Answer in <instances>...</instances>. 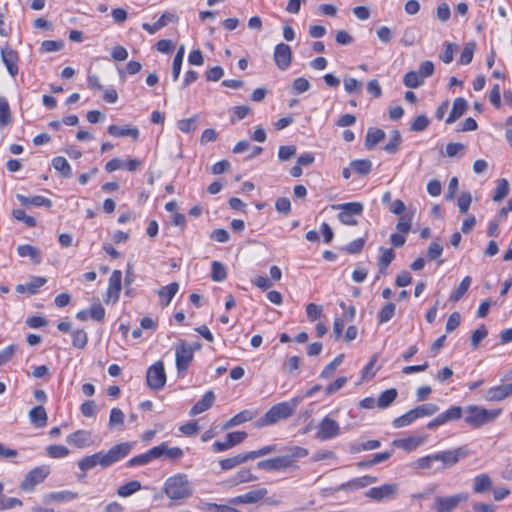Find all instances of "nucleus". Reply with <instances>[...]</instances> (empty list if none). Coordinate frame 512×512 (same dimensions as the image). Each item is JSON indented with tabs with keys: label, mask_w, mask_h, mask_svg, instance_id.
Returning <instances> with one entry per match:
<instances>
[{
	"label": "nucleus",
	"mask_w": 512,
	"mask_h": 512,
	"mask_svg": "<svg viewBox=\"0 0 512 512\" xmlns=\"http://www.w3.org/2000/svg\"><path fill=\"white\" fill-rule=\"evenodd\" d=\"M510 396H512V382L491 387L484 392L485 400L490 402L502 401Z\"/></svg>",
	"instance_id": "dca6fc26"
},
{
	"label": "nucleus",
	"mask_w": 512,
	"mask_h": 512,
	"mask_svg": "<svg viewBox=\"0 0 512 512\" xmlns=\"http://www.w3.org/2000/svg\"><path fill=\"white\" fill-rule=\"evenodd\" d=\"M380 251L382 252V255L378 259L379 272L381 274H385L387 267L395 259V252L392 248L383 247H380Z\"/></svg>",
	"instance_id": "f704fd0d"
},
{
	"label": "nucleus",
	"mask_w": 512,
	"mask_h": 512,
	"mask_svg": "<svg viewBox=\"0 0 512 512\" xmlns=\"http://www.w3.org/2000/svg\"><path fill=\"white\" fill-rule=\"evenodd\" d=\"M488 335V330L484 324L480 325L471 335L470 342L472 348L475 350L478 348L480 342L484 340Z\"/></svg>",
	"instance_id": "6e6d98bb"
},
{
	"label": "nucleus",
	"mask_w": 512,
	"mask_h": 512,
	"mask_svg": "<svg viewBox=\"0 0 512 512\" xmlns=\"http://www.w3.org/2000/svg\"><path fill=\"white\" fill-rule=\"evenodd\" d=\"M140 489H141V483L137 480H133L124 485H121L117 489V494L120 497H129L132 494L138 492Z\"/></svg>",
	"instance_id": "de8ad7c7"
},
{
	"label": "nucleus",
	"mask_w": 512,
	"mask_h": 512,
	"mask_svg": "<svg viewBox=\"0 0 512 512\" xmlns=\"http://www.w3.org/2000/svg\"><path fill=\"white\" fill-rule=\"evenodd\" d=\"M47 282L46 278L40 276H34L30 279L29 282L25 284H18L16 286V291L18 293L27 292L30 295H34L38 292L39 288H41Z\"/></svg>",
	"instance_id": "4be33fe9"
},
{
	"label": "nucleus",
	"mask_w": 512,
	"mask_h": 512,
	"mask_svg": "<svg viewBox=\"0 0 512 512\" xmlns=\"http://www.w3.org/2000/svg\"><path fill=\"white\" fill-rule=\"evenodd\" d=\"M49 473L50 469L48 466H39L30 470L22 481L20 488L26 492L33 491L34 487L42 483Z\"/></svg>",
	"instance_id": "9b49d317"
},
{
	"label": "nucleus",
	"mask_w": 512,
	"mask_h": 512,
	"mask_svg": "<svg viewBox=\"0 0 512 512\" xmlns=\"http://www.w3.org/2000/svg\"><path fill=\"white\" fill-rule=\"evenodd\" d=\"M475 49L476 43L474 41L467 42L460 54L459 63L462 65L469 64L473 59Z\"/></svg>",
	"instance_id": "8fccbe9b"
},
{
	"label": "nucleus",
	"mask_w": 512,
	"mask_h": 512,
	"mask_svg": "<svg viewBox=\"0 0 512 512\" xmlns=\"http://www.w3.org/2000/svg\"><path fill=\"white\" fill-rule=\"evenodd\" d=\"M157 451L153 448L149 449L147 452L134 456L131 459L128 460L127 466L128 467H135V466H144L149 464L151 461L156 459L155 455Z\"/></svg>",
	"instance_id": "473e14b6"
},
{
	"label": "nucleus",
	"mask_w": 512,
	"mask_h": 512,
	"mask_svg": "<svg viewBox=\"0 0 512 512\" xmlns=\"http://www.w3.org/2000/svg\"><path fill=\"white\" fill-rule=\"evenodd\" d=\"M509 193V184L508 181L504 178L499 179L497 181V185L495 188V193L493 195V200L496 202L502 201L507 194Z\"/></svg>",
	"instance_id": "603ef678"
},
{
	"label": "nucleus",
	"mask_w": 512,
	"mask_h": 512,
	"mask_svg": "<svg viewBox=\"0 0 512 512\" xmlns=\"http://www.w3.org/2000/svg\"><path fill=\"white\" fill-rule=\"evenodd\" d=\"M492 488V479L486 474L482 473L476 475L473 479V491L475 493H484Z\"/></svg>",
	"instance_id": "2f4dec72"
},
{
	"label": "nucleus",
	"mask_w": 512,
	"mask_h": 512,
	"mask_svg": "<svg viewBox=\"0 0 512 512\" xmlns=\"http://www.w3.org/2000/svg\"><path fill=\"white\" fill-rule=\"evenodd\" d=\"M176 20L177 17L174 13L165 12L154 24L143 23L142 28L149 34H155L157 31L167 26L170 22H174Z\"/></svg>",
	"instance_id": "412c9836"
},
{
	"label": "nucleus",
	"mask_w": 512,
	"mask_h": 512,
	"mask_svg": "<svg viewBox=\"0 0 512 512\" xmlns=\"http://www.w3.org/2000/svg\"><path fill=\"white\" fill-rule=\"evenodd\" d=\"M398 392L395 388H390L383 391L377 398V407L385 409L389 407L397 398Z\"/></svg>",
	"instance_id": "4c0bfd02"
},
{
	"label": "nucleus",
	"mask_w": 512,
	"mask_h": 512,
	"mask_svg": "<svg viewBox=\"0 0 512 512\" xmlns=\"http://www.w3.org/2000/svg\"><path fill=\"white\" fill-rule=\"evenodd\" d=\"M69 449L64 445H50L47 447V454L51 458L59 459L65 458L69 455Z\"/></svg>",
	"instance_id": "052dcab7"
},
{
	"label": "nucleus",
	"mask_w": 512,
	"mask_h": 512,
	"mask_svg": "<svg viewBox=\"0 0 512 512\" xmlns=\"http://www.w3.org/2000/svg\"><path fill=\"white\" fill-rule=\"evenodd\" d=\"M211 278L216 282H222L227 278L226 268L222 263L212 262Z\"/></svg>",
	"instance_id": "5fc2aeb1"
},
{
	"label": "nucleus",
	"mask_w": 512,
	"mask_h": 512,
	"mask_svg": "<svg viewBox=\"0 0 512 512\" xmlns=\"http://www.w3.org/2000/svg\"><path fill=\"white\" fill-rule=\"evenodd\" d=\"M385 138V132L379 128H369L366 134L365 146L373 148Z\"/></svg>",
	"instance_id": "e433bc0d"
},
{
	"label": "nucleus",
	"mask_w": 512,
	"mask_h": 512,
	"mask_svg": "<svg viewBox=\"0 0 512 512\" xmlns=\"http://www.w3.org/2000/svg\"><path fill=\"white\" fill-rule=\"evenodd\" d=\"M194 350L185 341H180L175 348L176 367L179 373L185 372L193 360Z\"/></svg>",
	"instance_id": "f8f14e48"
},
{
	"label": "nucleus",
	"mask_w": 512,
	"mask_h": 512,
	"mask_svg": "<svg viewBox=\"0 0 512 512\" xmlns=\"http://www.w3.org/2000/svg\"><path fill=\"white\" fill-rule=\"evenodd\" d=\"M274 61L280 70H287L292 61V51L290 46L285 43L277 44L274 49Z\"/></svg>",
	"instance_id": "ddd939ff"
},
{
	"label": "nucleus",
	"mask_w": 512,
	"mask_h": 512,
	"mask_svg": "<svg viewBox=\"0 0 512 512\" xmlns=\"http://www.w3.org/2000/svg\"><path fill=\"white\" fill-rule=\"evenodd\" d=\"M146 382L150 389L161 390L166 383V373L162 361H157L150 366L146 373Z\"/></svg>",
	"instance_id": "9d476101"
},
{
	"label": "nucleus",
	"mask_w": 512,
	"mask_h": 512,
	"mask_svg": "<svg viewBox=\"0 0 512 512\" xmlns=\"http://www.w3.org/2000/svg\"><path fill=\"white\" fill-rule=\"evenodd\" d=\"M17 253L20 257H29L34 264H39L42 261L40 249L29 244L18 246Z\"/></svg>",
	"instance_id": "7c9ffc66"
},
{
	"label": "nucleus",
	"mask_w": 512,
	"mask_h": 512,
	"mask_svg": "<svg viewBox=\"0 0 512 512\" xmlns=\"http://www.w3.org/2000/svg\"><path fill=\"white\" fill-rule=\"evenodd\" d=\"M72 336V345L75 348L83 349L88 342V336L87 333L84 330H75L71 334Z\"/></svg>",
	"instance_id": "bf43d9fd"
},
{
	"label": "nucleus",
	"mask_w": 512,
	"mask_h": 512,
	"mask_svg": "<svg viewBox=\"0 0 512 512\" xmlns=\"http://www.w3.org/2000/svg\"><path fill=\"white\" fill-rule=\"evenodd\" d=\"M402 142L401 134L398 130L392 131L391 139L384 146V150L389 154H395Z\"/></svg>",
	"instance_id": "864d4df0"
},
{
	"label": "nucleus",
	"mask_w": 512,
	"mask_h": 512,
	"mask_svg": "<svg viewBox=\"0 0 512 512\" xmlns=\"http://www.w3.org/2000/svg\"><path fill=\"white\" fill-rule=\"evenodd\" d=\"M403 83L408 88H418L424 83V79L416 71H409L403 77Z\"/></svg>",
	"instance_id": "49530a36"
},
{
	"label": "nucleus",
	"mask_w": 512,
	"mask_h": 512,
	"mask_svg": "<svg viewBox=\"0 0 512 512\" xmlns=\"http://www.w3.org/2000/svg\"><path fill=\"white\" fill-rule=\"evenodd\" d=\"M132 449L133 444L131 442H121L112 446L107 452L99 451L81 458L78 462V467L83 472L91 470L96 466L106 469L128 456Z\"/></svg>",
	"instance_id": "f257e3e1"
},
{
	"label": "nucleus",
	"mask_w": 512,
	"mask_h": 512,
	"mask_svg": "<svg viewBox=\"0 0 512 512\" xmlns=\"http://www.w3.org/2000/svg\"><path fill=\"white\" fill-rule=\"evenodd\" d=\"M301 401L302 397H294L289 401L273 405L262 417L255 421V427L262 428L271 426L281 420L288 419L294 414Z\"/></svg>",
	"instance_id": "7ed1b4c3"
},
{
	"label": "nucleus",
	"mask_w": 512,
	"mask_h": 512,
	"mask_svg": "<svg viewBox=\"0 0 512 512\" xmlns=\"http://www.w3.org/2000/svg\"><path fill=\"white\" fill-rule=\"evenodd\" d=\"M185 48L184 46H180L176 55L174 56L172 63V78L173 81H177L181 72L183 57H184Z\"/></svg>",
	"instance_id": "a18cd8bd"
},
{
	"label": "nucleus",
	"mask_w": 512,
	"mask_h": 512,
	"mask_svg": "<svg viewBox=\"0 0 512 512\" xmlns=\"http://www.w3.org/2000/svg\"><path fill=\"white\" fill-rule=\"evenodd\" d=\"M463 414V409L460 406H452L446 411L440 413L438 415L441 424L444 425L450 421H457L461 419Z\"/></svg>",
	"instance_id": "c9c22d12"
},
{
	"label": "nucleus",
	"mask_w": 512,
	"mask_h": 512,
	"mask_svg": "<svg viewBox=\"0 0 512 512\" xmlns=\"http://www.w3.org/2000/svg\"><path fill=\"white\" fill-rule=\"evenodd\" d=\"M414 411L417 418H422L434 415L439 411V407L434 403H426L415 407Z\"/></svg>",
	"instance_id": "3c124183"
},
{
	"label": "nucleus",
	"mask_w": 512,
	"mask_h": 512,
	"mask_svg": "<svg viewBox=\"0 0 512 512\" xmlns=\"http://www.w3.org/2000/svg\"><path fill=\"white\" fill-rule=\"evenodd\" d=\"M277 451H279L277 445L271 444V445L263 446L258 450L248 452V456H249L250 460H254L256 458L266 456L268 454H271V453L277 452Z\"/></svg>",
	"instance_id": "e2e57ef3"
},
{
	"label": "nucleus",
	"mask_w": 512,
	"mask_h": 512,
	"mask_svg": "<svg viewBox=\"0 0 512 512\" xmlns=\"http://www.w3.org/2000/svg\"><path fill=\"white\" fill-rule=\"evenodd\" d=\"M417 419L414 409H411L405 414L395 418L392 424L395 428H403L412 424Z\"/></svg>",
	"instance_id": "c03bdc74"
},
{
	"label": "nucleus",
	"mask_w": 512,
	"mask_h": 512,
	"mask_svg": "<svg viewBox=\"0 0 512 512\" xmlns=\"http://www.w3.org/2000/svg\"><path fill=\"white\" fill-rule=\"evenodd\" d=\"M13 217L18 220L25 223L27 227H35L36 226V220L34 217L29 216L25 213L23 209H14L12 211Z\"/></svg>",
	"instance_id": "0e129e2a"
},
{
	"label": "nucleus",
	"mask_w": 512,
	"mask_h": 512,
	"mask_svg": "<svg viewBox=\"0 0 512 512\" xmlns=\"http://www.w3.org/2000/svg\"><path fill=\"white\" fill-rule=\"evenodd\" d=\"M214 400H215V395H214L213 391L206 392L203 395L202 399L193 405L189 414L191 416H196V415L208 410L213 405Z\"/></svg>",
	"instance_id": "cd10ccee"
},
{
	"label": "nucleus",
	"mask_w": 512,
	"mask_h": 512,
	"mask_svg": "<svg viewBox=\"0 0 512 512\" xmlns=\"http://www.w3.org/2000/svg\"><path fill=\"white\" fill-rule=\"evenodd\" d=\"M47 419L46 410L41 405L36 406L29 411V420L35 427H45L47 425Z\"/></svg>",
	"instance_id": "c756f323"
},
{
	"label": "nucleus",
	"mask_w": 512,
	"mask_h": 512,
	"mask_svg": "<svg viewBox=\"0 0 512 512\" xmlns=\"http://www.w3.org/2000/svg\"><path fill=\"white\" fill-rule=\"evenodd\" d=\"M398 490L397 484H384L378 487H373L366 492V496L375 500L381 501L383 499L392 498Z\"/></svg>",
	"instance_id": "2eb2a0df"
},
{
	"label": "nucleus",
	"mask_w": 512,
	"mask_h": 512,
	"mask_svg": "<svg viewBox=\"0 0 512 512\" xmlns=\"http://www.w3.org/2000/svg\"><path fill=\"white\" fill-rule=\"evenodd\" d=\"M256 480L257 476L254 475L250 469H242L235 474L233 478V483L235 485H238L241 483L253 482Z\"/></svg>",
	"instance_id": "13d9d810"
},
{
	"label": "nucleus",
	"mask_w": 512,
	"mask_h": 512,
	"mask_svg": "<svg viewBox=\"0 0 512 512\" xmlns=\"http://www.w3.org/2000/svg\"><path fill=\"white\" fill-rule=\"evenodd\" d=\"M286 454L274 458L259 461L257 468L260 470L274 472L283 471L297 467L296 463L299 459L308 455V450L301 446H291L282 449Z\"/></svg>",
	"instance_id": "f03ea898"
},
{
	"label": "nucleus",
	"mask_w": 512,
	"mask_h": 512,
	"mask_svg": "<svg viewBox=\"0 0 512 512\" xmlns=\"http://www.w3.org/2000/svg\"><path fill=\"white\" fill-rule=\"evenodd\" d=\"M472 279L470 276H465L458 287L450 294L449 300L451 302H458L468 291Z\"/></svg>",
	"instance_id": "58836bf2"
},
{
	"label": "nucleus",
	"mask_w": 512,
	"mask_h": 512,
	"mask_svg": "<svg viewBox=\"0 0 512 512\" xmlns=\"http://www.w3.org/2000/svg\"><path fill=\"white\" fill-rule=\"evenodd\" d=\"M344 359V354H339L336 356L328 365L324 367V369L320 373V377L323 379L330 378L337 368L341 365Z\"/></svg>",
	"instance_id": "37998d69"
},
{
	"label": "nucleus",
	"mask_w": 512,
	"mask_h": 512,
	"mask_svg": "<svg viewBox=\"0 0 512 512\" xmlns=\"http://www.w3.org/2000/svg\"><path fill=\"white\" fill-rule=\"evenodd\" d=\"M249 460H250V458H249L248 452H247V453L235 455L230 458L222 459L219 461V465L222 470H230V469H233L243 463H246Z\"/></svg>",
	"instance_id": "72a5a7b5"
},
{
	"label": "nucleus",
	"mask_w": 512,
	"mask_h": 512,
	"mask_svg": "<svg viewBox=\"0 0 512 512\" xmlns=\"http://www.w3.org/2000/svg\"><path fill=\"white\" fill-rule=\"evenodd\" d=\"M256 416V412L252 410H243L230 418L222 427V430H228L230 428L241 425L245 422L251 421Z\"/></svg>",
	"instance_id": "b1692460"
},
{
	"label": "nucleus",
	"mask_w": 512,
	"mask_h": 512,
	"mask_svg": "<svg viewBox=\"0 0 512 512\" xmlns=\"http://www.w3.org/2000/svg\"><path fill=\"white\" fill-rule=\"evenodd\" d=\"M332 209L339 210L338 219L344 225H357L356 217L363 213V204L360 202H349L332 205Z\"/></svg>",
	"instance_id": "423d86ee"
},
{
	"label": "nucleus",
	"mask_w": 512,
	"mask_h": 512,
	"mask_svg": "<svg viewBox=\"0 0 512 512\" xmlns=\"http://www.w3.org/2000/svg\"><path fill=\"white\" fill-rule=\"evenodd\" d=\"M157 452V455H155L156 459L166 456L172 460L180 459L184 453L183 450L179 447H168L166 442L161 443L158 446L152 447Z\"/></svg>",
	"instance_id": "bb28decb"
},
{
	"label": "nucleus",
	"mask_w": 512,
	"mask_h": 512,
	"mask_svg": "<svg viewBox=\"0 0 512 512\" xmlns=\"http://www.w3.org/2000/svg\"><path fill=\"white\" fill-rule=\"evenodd\" d=\"M124 419H125V415L121 409L116 408V407L112 408L110 411L109 422H108L109 428L112 429L114 427L123 425Z\"/></svg>",
	"instance_id": "4d7b16f0"
},
{
	"label": "nucleus",
	"mask_w": 512,
	"mask_h": 512,
	"mask_svg": "<svg viewBox=\"0 0 512 512\" xmlns=\"http://www.w3.org/2000/svg\"><path fill=\"white\" fill-rule=\"evenodd\" d=\"M52 166L63 177H66V178L71 177V175H72L71 166L64 157L58 156V157L53 158Z\"/></svg>",
	"instance_id": "a19ab883"
},
{
	"label": "nucleus",
	"mask_w": 512,
	"mask_h": 512,
	"mask_svg": "<svg viewBox=\"0 0 512 512\" xmlns=\"http://www.w3.org/2000/svg\"><path fill=\"white\" fill-rule=\"evenodd\" d=\"M163 491L169 499L177 501L191 497L193 487L186 474L177 473L165 480Z\"/></svg>",
	"instance_id": "20e7f679"
},
{
	"label": "nucleus",
	"mask_w": 512,
	"mask_h": 512,
	"mask_svg": "<svg viewBox=\"0 0 512 512\" xmlns=\"http://www.w3.org/2000/svg\"><path fill=\"white\" fill-rule=\"evenodd\" d=\"M178 289H179V284L176 282H173V283H170L169 285L162 287L159 290V296L162 300H164V303H163L164 306H167L171 302V300L173 299L175 294L178 292Z\"/></svg>",
	"instance_id": "79ce46f5"
},
{
	"label": "nucleus",
	"mask_w": 512,
	"mask_h": 512,
	"mask_svg": "<svg viewBox=\"0 0 512 512\" xmlns=\"http://www.w3.org/2000/svg\"><path fill=\"white\" fill-rule=\"evenodd\" d=\"M323 313L322 306L315 304V303H309L306 306V315L309 321L314 322L318 320Z\"/></svg>",
	"instance_id": "69168bd1"
},
{
	"label": "nucleus",
	"mask_w": 512,
	"mask_h": 512,
	"mask_svg": "<svg viewBox=\"0 0 512 512\" xmlns=\"http://www.w3.org/2000/svg\"><path fill=\"white\" fill-rule=\"evenodd\" d=\"M377 478L370 475H365L359 478H354L346 483H342L337 487H333L331 493H336L339 491H353L364 488L370 484L376 483Z\"/></svg>",
	"instance_id": "4468645a"
},
{
	"label": "nucleus",
	"mask_w": 512,
	"mask_h": 512,
	"mask_svg": "<svg viewBox=\"0 0 512 512\" xmlns=\"http://www.w3.org/2000/svg\"><path fill=\"white\" fill-rule=\"evenodd\" d=\"M366 240L364 238H358L347 244L345 247L342 248L343 251L347 252L348 254H358L362 251Z\"/></svg>",
	"instance_id": "774afa93"
},
{
	"label": "nucleus",
	"mask_w": 512,
	"mask_h": 512,
	"mask_svg": "<svg viewBox=\"0 0 512 512\" xmlns=\"http://www.w3.org/2000/svg\"><path fill=\"white\" fill-rule=\"evenodd\" d=\"M297 148L295 145H283L278 149V158L280 161H288L296 155Z\"/></svg>",
	"instance_id": "338daca9"
},
{
	"label": "nucleus",
	"mask_w": 512,
	"mask_h": 512,
	"mask_svg": "<svg viewBox=\"0 0 512 512\" xmlns=\"http://www.w3.org/2000/svg\"><path fill=\"white\" fill-rule=\"evenodd\" d=\"M18 201L24 206H35V207H47L50 208L52 206V201L49 198H46L41 195L35 196H24L21 194H17Z\"/></svg>",
	"instance_id": "5701e85b"
},
{
	"label": "nucleus",
	"mask_w": 512,
	"mask_h": 512,
	"mask_svg": "<svg viewBox=\"0 0 512 512\" xmlns=\"http://www.w3.org/2000/svg\"><path fill=\"white\" fill-rule=\"evenodd\" d=\"M197 120H198V116H196V115L191 118L179 120L177 123V127L180 131H182L184 133H190V132L196 130Z\"/></svg>",
	"instance_id": "680f3d73"
},
{
	"label": "nucleus",
	"mask_w": 512,
	"mask_h": 512,
	"mask_svg": "<svg viewBox=\"0 0 512 512\" xmlns=\"http://www.w3.org/2000/svg\"><path fill=\"white\" fill-rule=\"evenodd\" d=\"M340 434L341 427L339 423L330 416H325L317 426L315 438L320 441H328L338 437Z\"/></svg>",
	"instance_id": "6e6552de"
},
{
	"label": "nucleus",
	"mask_w": 512,
	"mask_h": 512,
	"mask_svg": "<svg viewBox=\"0 0 512 512\" xmlns=\"http://www.w3.org/2000/svg\"><path fill=\"white\" fill-rule=\"evenodd\" d=\"M467 110V101L462 98L458 97L454 100L452 110L446 119L447 124L454 123L457 121Z\"/></svg>",
	"instance_id": "c85d7f7f"
},
{
	"label": "nucleus",
	"mask_w": 512,
	"mask_h": 512,
	"mask_svg": "<svg viewBox=\"0 0 512 512\" xmlns=\"http://www.w3.org/2000/svg\"><path fill=\"white\" fill-rule=\"evenodd\" d=\"M350 167L358 175L366 176L372 170V162L368 159H357L350 163Z\"/></svg>",
	"instance_id": "ea45409f"
},
{
	"label": "nucleus",
	"mask_w": 512,
	"mask_h": 512,
	"mask_svg": "<svg viewBox=\"0 0 512 512\" xmlns=\"http://www.w3.org/2000/svg\"><path fill=\"white\" fill-rule=\"evenodd\" d=\"M67 442L78 448H84L91 443V433L85 430H77L67 436Z\"/></svg>",
	"instance_id": "a878e982"
},
{
	"label": "nucleus",
	"mask_w": 512,
	"mask_h": 512,
	"mask_svg": "<svg viewBox=\"0 0 512 512\" xmlns=\"http://www.w3.org/2000/svg\"><path fill=\"white\" fill-rule=\"evenodd\" d=\"M467 456L468 451L464 447L449 449L434 454L435 461L441 463L442 469L453 467Z\"/></svg>",
	"instance_id": "1a4fd4ad"
},
{
	"label": "nucleus",
	"mask_w": 512,
	"mask_h": 512,
	"mask_svg": "<svg viewBox=\"0 0 512 512\" xmlns=\"http://www.w3.org/2000/svg\"><path fill=\"white\" fill-rule=\"evenodd\" d=\"M469 495L465 492L457 493L450 496H437L431 509L434 512H452L460 503L466 502Z\"/></svg>",
	"instance_id": "0eeeda50"
},
{
	"label": "nucleus",
	"mask_w": 512,
	"mask_h": 512,
	"mask_svg": "<svg viewBox=\"0 0 512 512\" xmlns=\"http://www.w3.org/2000/svg\"><path fill=\"white\" fill-rule=\"evenodd\" d=\"M107 132L113 137H131L134 140H137L140 134L137 127H121L118 125H110Z\"/></svg>",
	"instance_id": "393cba45"
},
{
	"label": "nucleus",
	"mask_w": 512,
	"mask_h": 512,
	"mask_svg": "<svg viewBox=\"0 0 512 512\" xmlns=\"http://www.w3.org/2000/svg\"><path fill=\"white\" fill-rule=\"evenodd\" d=\"M395 311L396 305L394 303L390 302L384 305L378 313V323L384 324L390 321L394 317Z\"/></svg>",
	"instance_id": "09e8293b"
},
{
	"label": "nucleus",
	"mask_w": 512,
	"mask_h": 512,
	"mask_svg": "<svg viewBox=\"0 0 512 512\" xmlns=\"http://www.w3.org/2000/svg\"><path fill=\"white\" fill-rule=\"evenodd\" d=\"M1 59L8 73L15 77L18 74V54L15 50L5 47L1 49Z\"/></svg>",
	"instance_id": "6ab92c4d"
},
{
	"label": "nucleus",
	"mask_w": 512,
	"mask_h": 512,
	"mask_svg": "<svg viewBox=\"0 0 512 512\" xmlns=\"http://www.w3.org/2000/svg\"><path fill=\"white\" fill-rule=\"evenodd\" d=\"M268 491L266 488L251 490L245 494L236 496L230 500L232 504H254L262 500Z\"/></svg>",
	"instance_id": "a211bd4d"
},
{
	"label": "nucleus",
	"mask_w": 512,
	"mask_h": 512,
	"mask_svg": "<svg viewBox=\"0 0 512 512\" xmlns=\"http://www.w3.org/2000/svg\"><path fill=\"white\" fill-rule=\"evenodd\" d=\"M122 288V272L120 270H114L109 278V285L107 289V299L105 300L108 303L110 300L116 302L119 299L120 292Z\"/></svg>",
	"instance_id": "f3484780"
},
{
	"label": "nucleus",
	"mask_w": 512,
	"mask_h": 512,
	"mask_svg": "<svg viewBox=\"0 0 512 512\" xmlns=\"http://www.w3.org/2000/svg\"><path fill=\"white\" fill-rule=\"evenodd\" d=\"M465 423L473 429H478L497 419L501 413V409H486L478 405H469L464 410Z\"/></svg>",
	"instance_id": "39448f33"
},
{
	"label": "nucleus",
	"mask_w": 512,
	"mask_h": 512,
	"mask_svg": "<svg viewBox=\"0 0 512 512\" xmlns=\"http://www.w3.org/2000/svg\"><path fill=\"white\" fill-rule=\"evenodd\" d=\"M426 441V435H413L407 438L394 440L393 444L398 448L410 452L423 445Z\"/></svg>",
	"instance_id": "aec40b11"
}]
</instances>
